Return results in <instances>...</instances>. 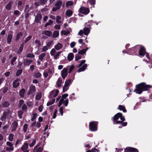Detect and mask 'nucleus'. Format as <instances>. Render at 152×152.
<instances>
[{"mask_svg": "<svg viewBox=\"0 0 152 152\" xmlns=\"http://www.w3.org/2000/svg\"><path fill=\"white\" fill-rule=\"evenodd\" d=\"M125 121L124 116H123L122 114L121 113H117L114 117L113 121L116 124H120L123 126H125L127 125V123L124 122L123 121Z\"/></svg>", "mask_w": 152, "mask_h": 152, "instance_id": "f257e3e1", "label": "nucleus"}, {"mask_svg": "<svg viewBox=\"0 0 152 152\" xmlns=\"http://www.w3.org/2000/svg\"><path fill=\"white\" fill-rule=\"evenodd\" d=\"M151 86L150 85H146L144 83L140 84L136 86V89L134 91L136 93L140 94L143 91L148 90L149 88H150Z\"/></svg>", "mask_w": 152, "mask_h": 152, "instance_id": "f03ea898", "label": "nucleus"}, {"mask_svg": "<svg viewBox=\"0 0 152 152\" xmlns=\"http://www.w3.org/2000/svg\"><path fill=\"white\" fill-rule=\"evenodd\" d=\"M68 95L67 94H64L61 97V98L60 100L63 102V104H64L65 107H66L69 103V100L68 99L66 98L68 96Z\"/></svg>", "mask_w": 152, "mask_h": 152, "instance_id": "7ed1b4c3", "label": "nucleus"}, {"mask_svg": "<svg viewBox=\"0 0 152 152\" xmlns=\"http://www.w3.org/2000/svg\"><path fill=\"white\" fill-rule=\"evenodd\" d=\"M90 31V29L87 27H85L83 29V30H80L78 33V35L80 36L84 34L86 35H88Z\"/></svg>", "mask_w": 152, "mask_h": 152, "instance_id": "20e7f679", "label": "nucleus"}, {"mask_svg": "<svg viewBox=\"0 0 152 152\" xmlns=\"http://www.w3.org/2000/svg\"><path fill=\"white\" fill-rule=\"evenodd\" d=\"M6 144L7 147H6V150L7 151L11 152L13 151V145L12 142L9 141H7L6 143Z\"/></svg>", "mask_w": 152, "mask_h": 152, "instance_id": "39448f33", "label": "nucleus"}, {"mask_svg": "<svg viewBox=\"0 0 152 152\" xmlns=\"http://www.w3.org/2000/svg\"><path fill=\"white\" fill-rule=\"evenodd\" d=\"M59 93V91L57 89H54L51 91L49 96L50 99H52L56 96Z\"/></svg>", "mask_w": 152, "mask_h": 152, "instance_id": "423d86ee", "label": "nucleus"}, {"mask_svg": "<svg viewBox=\"0 0 152 152\" xmlns=\"http://www.w3.org/2000/svg\"><path fill=\"white\" fill-rule=\"evenodd\" d=\"M90 10L88 8L84 7H82L80 9L79 12L80 13L87 15L89 12Z\"/></svg>", "mask_w": 152, "mask_h": 152, "instance_id": "0eeeda50", "label": "nucleus"}, {"mask_svg": "<svg viewBox=\"0 0 152 152\" xmlns=\"http://www.w3.org/2000/svg\"><path fill=\"white\" fill-rule=\"evenodd\" d=\"M97 124L95 122H91L89 123V129L91 131H96L97 130Z\"/></svg>", "mask_w": 152, "mask_h": 152, "instance_id": "6e6552de", "label": "nucleus"}, {"mask_svg": "<svg viewBox=\"0 0 152 152\" xmlns=\"http://www.w3.org/2000/svg\"><path fill=\"white\" fill-rule=\"evenodd\" d=\"M62 4V1H58L55 4V7H53L52 10L53 11H55L60 9Z\"/></svg>", "mask_w": 152, "mask_h": 152, "instance_id": "1a4fd4ad", "label": "nucleus"}, {"mask_svg": "<svg viewBox=\"0 0 152 152\" xmlns=\"http://www.w3.org/2000/svg\"><path fill=\"white\" fill-rule=\"evenodd\" d=\"M10 110H7L4 111L3 113V115L1 117V119L2 121L5 120L6 118L9 116L10 114Z\"/></svg>", "mask_w": 152, "mask_h": 152, "instance_id": "9d476101", "label": "nucleus"}, {"mask_svg": "<svg viewBox=\"0 0 152 152\" xmlns=\"http://www.w3.org/2000/svg\"><path fill=\"white\" fill-rule=\"evenodd\" d=\"M48 0H38V1L34 3V5L36 6H39L40 5H44L47 2Z\"/></svg>", "mask_w": 152, "mask_h": 152, "instance_id": "9b49d317", "label": "nucleus"}, {"mask_svg": "<svg viewBox=\"0 0 152 152\" xmlns=\"http://www.w3.org/2000/svg\"><path fill=\"white\" fill-rule=\"evenodd\" d=\"M68 69L66 68H64L62 70L61 75L63 79H65L67 75Z\"/></svg>", "mask_w": 152, "mask_h": 152, "instance_id": "f8f14e48", "label": "nucleus"}, {"mask_svg": "<svg viewBox=\"0 0 152 152\" xmlns=\"http://www.w3.org/2000/svg\"><path fill=\"white\" fill-rule=\"evenodd\" d=\"M35 87L34 86L31 85V86L29 88V90L27 93L28 95L34 93L36 92Z\"/></svg>", "mask_w": 152, "mask_h": 152, "instance_id": "ddd939ff", "label": "nucleus"}, {"mask_svg": "<svg viewBox=\"0 0 152 152\" xmlns=\"http://www.w3.org/2000/svg\"><path fill=\"white\" fill-rule=\"evenodd\" d=\"M18 126V123L16 121H14L12 123L11 125V130L12 132L15 131L17 129Z\"/></svg>", "mask_w": 152, "mask_h": 152, "instance_id": "4468645a", "label": "nucleus"}, {"mask_svg": "<svg viewBox=\"0 0 152 152\" xmlns=\"http://www.w3.org/2000/svg\"><path fill=\"white\" fill-rule=\"evenodd\" d=\"M145 49L143 47H140L139 51V55L143 56L145 55Z\"/></svg>", "mask_w": 152, "mask_h": 152, "instance_id": "2eb2a0df", "label": "nucleus"}, {"mask_svg": "<svg viewBox=\"0 0 152 152\" xmlns=\"http://www.w3.org/2000/svg\"><path fill=\"white\" fill-rule=\"evenodd\" d=\"M28 144L27 142H25L20 148L22 151H29L28 149Z\"/></svg>", "mask_w": 152, "mask_h": 152, "instance_id": "dca6fc26", "label": "nucleus"}, {"mask_svg": "<svg viewBox=\"0 0 152 152\" xmlns=\"http://www.w3.org/2000/svg\"><path fill=\"white\" fill-rule=\"evenodd\" d=\"M43 150L42 147H39V145H36L34 148V152H41Z\"/></svg>", "mask_w": 152, "mask_h": 152, "instance_id": "f3484780", "label": "nucleus"}, {"mask_svg": "<svg viewBox=\"0 0 152 152\" xmlns=\"http://www.w3.org/2000/svg\"><path fill=\"white\" fill-rule=\"evenodd\" d=\"M20 79H18L15 80L13 83V86L14 88L18 87L20 85Z\"/></svg>", "mask_w": 152, "mask_h": 152, "instance_id": "a211bd4d", "label": "nucleus"}, {"mask_svg": "<svg viewBox=\"0 0 152 152\" xmlns=\"http://www.w3.org/2000/svg\"><path fill=\"white\" fill-rule=\"evenodd\" d=\"M33 62L32 60L29 59H26L24 60L23 64L24 66H29L30 63Z\"/></svg>", "mask_w": 152, "mask_h": 152, "instance_id": "6ab92c4d", "label": "nucleus"}, {"mask_svg": "<svg viewBox=\"0 0 152 152\" xmlns=\"http://www.w3.org/2000/svg\"><path fill=\"white\" fill-rule=\"evenodd\" d=\"M42 18V16L40 13L37 14L35 18V21L37 23H39Z\"/></svg>", "mask_w": 152, "mask_h": 152, "instance_id": "aec40b11", "label": "nucleus"}, {"mask_svg": "<svg viewBox=\"0 0 152 152\" xmlns=\"http://www.w3.org/2000/svg\"><path fill=\"white\" fill-rule=\"evenodd\" d=\"M42 34L48 37H50L52 34V32L51 31H50L45 30L43 31Z\"/></svg>", "mask_w": 152, "mask_h": 152, "instance_id": "412c9836", "label": "nucleus"}, {"mask_svg": "<svg viewBox=\"0 0 152 152\" xmlns=\"http://www.w3.org/2000/svg\"><path fill=\"white\" fill-rule=\"evenodd\" d=\"M87 65L86 64H84L77 71L79 72H81L85 70L87 67Z\"/></svg>", "mask_w": 152, "mask_h": 152, "instance_id": "4be33fe9", "label": "nucleus"}, {"mask_svg": "<svg viewBox=\"0 0 152 152\" xmlns=\"http://www.w3.org/2000/svg\"><path fill=\"white\" fill-rule=\"evenodd\" d=\"M88 49V48L87 47L85 49H83L80 50H79L78 51V53L79 54L83 55L86 53Z\"/></svg>", "mask_w": 152, "mask_h": 152, "instance_id": "5701e85b", "label": "nucleus"}, {"mask_svg": "<svg viewBox=\"0 0 152 152\" xmlns=\"http://www.w3.org/2000/svg\"><path fill=\"white\" fill-rule=\"evenodd\" d=\"M126 149L129 152H138L137 149L131 147L127 148Z\"/></svg>", "mask_w": 152, "mask_h": 152, "instance_id": "b1692460", "label": "nucleus"}, {"mask_svg": "<svg viewBox=\"0 0 152 152\" xmlns=\"http://www.w3.org/2000/svg\"><path fill=\"white\" fill-rule=\"evenodd\" d=\"M63 47V45L60 43H58L55 46V48L57 50H59L61 49Z\"/></svg>", "mask_w": 152, "mask_h": 152, "instance_id": "393cba45", "label": "nucleus"}, {"mask_svg": "<svg viewBox=\"0 0 152 152\" xmlns=\"http://www.w3.org/2000/svg\"><path fill=\"white\" fill-rule=\"evenodd\" d=\"M74 57V54L72 53H69L67 56V59L69 61H71L73 58Z\"/></svg>", "mask_w": 152, "mask_h": 152, "instance_id": "a878e982", "label": "nucleus"}, {"mask_svg": "<svg viewBox=\"0 0 152 152\" xmlns=\"http://www.w3.org/2000/svg\"><path fill=\"white\" fill-rule=\"evenodd\" d=\"M118 109L121 110L123 111L124 113H126V110L125 109V107L124 106L119 105L118 106Z\"/></svg>", "mask_w": 152, "mask_h": 152, "instance_id": "bb28decb", "label": "nucleus"}, {"mask_svg": "<svg viewBox=\"0 0 152 152\" xmlns=\"http://www.w3.org/2000/svg\"><path fill=\"white\" fill-rule=\"evenodd\" d=\"M61 53V52L60 51H59L56 53L53 56L54 58L55 59H57L59 58V56Z\"/></svg>", "mask_w": 152, "mask_h": 152, "instance_id": "cd10ccee", "label": "nucleus"}, {"mask_svg": "<svg viewBox=\"0 0 152 152\" xmlns=\"http://www.w3.org/2000/svg\"><path fill=\"white\" fill-rule=\"evenodd\" d=\"M12 37V35L9 34L8 35L7 37V42L8 44H10V43L11 42V39Z\"/></svg>", "mask_w": 152, "mask_h": 152, "instance_id": "c85d7f7f", "label": "nucleus"}, {"mask_svg": "<svg viewBox=\"0 0 152 152\" xmlns=\"http://www.w3.org/2000/svg\"><path fill=\"white\" fill-rule=\"evenodd\" d=\"M59 35V31H54L53 34V37L56 38Z\"/></svg>", "mask_w": 152, "mask_h": 152, "instance_id": "c756f323", "label": "nucleus"}, {"mask_svg": "<svg viewBox=\"0 0 152 152\" xmlns=\"http://www.w3.org/2000/svg\"><path fill=\"white\" fill-rule=\"evenodd\" d=\"M62 83V79L61 77H59L58 79L56 82V84L57 86L58 87H60L61 86V84Z\"/></svg>", "mask_w": 152, "mask_h": 152, "instance_id": "7c9ffc66", "label": "nucleus"}, {"mask_svg": "<svg viewBox=\"0 0 152 152\" xmlns=\"http://www.w3.org/2000/svg\"><path fill=\"white\" fill-rule=\"evenodd\" d=\"M25 92V90L23 88L21 89L19 92V95L22 98L24 96V94Z\"/></svg>", "mask_w": 152, "mask_h": 152, "instance_id": "2f4dec72", "label": "nucleus"}, {"mask_svg": "<svg viewBox=\"0 0 152 152\" xmlns=\"http://www.w3.org/2000/svg\"><path fill=\"white\" fill-rule=\"evenodd\" d=\"M12 2H10L7 5L6 8L8 10H10L11 8L12 5Z\"/></svg>", "mask_w": 152, "mask_h": 152, "instance_id": "473e14b6", "label": "nucleus"}, {"mask_svg": "<svg viewBox=\"0 0 152 152\" xmlns=\"http://www.w3.org/2000/svg\"><path fill=\"white\" fill-rule=\"evenodd\" d=\"M23 34L21 32H20L18 33L16 37V39L17 40H19L20 38L23 36Z\"/></svg>", "mask_w": 152, "mask_h": 152, "instance_id": "72a5a7b5", "label": "nucleus"}, {"mask_svg": "<svg viewBox=\"0 0 152 152\" xmlns=\"http://www.w3.org/2000/svg\"><path fill=\"white\" fill-rule=\"evenodd\" d=\"M46 56L45 53H41L39 56V59L40 61H42L43 58Z\"/></svg>", "mask_w": 152, "mask_h": 152, "instance_id": "f704fd0d", "label": "nucleus"}, {"mask_svg": "<svg viewBox=\"0 0 152 152\" xmlns=\"http://www.w3.org/2000/svg\"><path fill=\"white\" fill-rule=\"evenodd\" d=\"M72 14V12L70 10H67L66 12V15L70 17Z\"/></svg>", "mask_w": 152, "mask_h": 152, "instance_id": "c9c22d12", "label": "nucleus"}, {"mask_svg": "<svg viewBox=\"0 0 152 152\" xmlns=\"http://www.w3.org/2000/svg\"><path fill=\"white\" fill-rule=\"evenodd\" d=\"M55 101V99H53L52 100L48 101L47 104V106H49L52 105L54 103Z\"/></svg>", "mask_w": 152, "mask_h": 152, "instance_id": "e433bc0d", "label": "nucleus"}, {"mask_svg": "<svg viewBox=\"0 0 152 152\" xmlns=\"http://www.w3.org/2000/svg\"><path fill=\"white\" fill-rule=\"evenodd\" d=\"M73 4V2L71 1H68L66 3V7H68L69 6L72 5Z\"/></svg>", "mask_w": 152, "mask_h": 152, "instance_id": "4c0bfd02", "label": "nucleus"}, {"mask_svg": "<svg viewBox=\"0 0 152 152\" xmlns=\"http://www.w3.org/2000/svg\"><path fill=\"white\" fill-rule=\"evenodd\" d=\"M61 18L59 16H57L56 18V22L58 24H60L61 23Z\"/></svg>", "mask_w": 152, "mask_h": 152, "instance_id": "58836bf2", "label": "nucleus"}, {"mask_svg": "<svg viewBox=\"0 0 152 152\" xmlns=\"http://www.w3.org/2000/svg\"><path fill=\"white\" fill-rule=\"evenodd\" d=\"M88 2H89L91 5H93V7H94V5L95 4V0H88Z\"/></svg>", "mask_w": 152, "mask_h": 152, "instance_id": "ea45409f", "label": "nucleus"}, {"mask_svg": "<svg viewBox=\"0 0 152 152\" xmlns=\"http://www.w3.org/2000/svg\"><path fill=\"white\" fill-rule=\"evenodd\" d=\"M14 136V134H10L8 137L9 140L10 141H12L13 140Z\"/></svg>", "mask_w": 152, "mask_h": 152, "instance_id": "a19ab883", "label": "nucleus"}, {"mask_svg": "<svg viewBox=\"0 0 152 152\" xmlns=\"http://www.w3.org/2000/svg\"><path fill=\"white\" fill-rule=\"evenodd\" d=\"M9 105V103L7 102H5L2 104V106L3 107H7Z\"/></svg>", "mask_w": 152, "mask_h": 152, "instance_id": "79ce46f5", "label": "nucleus"}, {"mask_svg": "<svg viewBox=\"0 0 152 152\" xmlns=\"http://www.w3.org/2000/svg\"><path fill=\"white\" fill-rule=\"evenodd\" d=\"M41 76V74L39 72L35 73L34 76L36 78L40 77Z\"/></svg>", "mask_w": 152, "mask_h": 152, "instance_id": "37998d69", "label": "nucleus"}, {"mask_svg": "<svg viewBox=\"0 0 152 152\" xmlns=\"http://www.w3.org/2000/svg\"><path fill=\"white\" fill-rule=\"evenodd\" d=\"M23 113V111L22 110H20L18 112V115L20 118H22V115Z\"/></svg>", "mask_w": 152, "mask_h": 152, "instance_id": "c03bdc74", "label": "nucleus"}, {"mask_svg": "<svg viewBox=\"0 0 152 152\" xmlns=\"http://www.w3.org/2000/svg\"><path fill=\"white\" fill-rule=\"evenodd\" d=\"M35 42L37 44V46L38 47H39L41 45L40 40L37 39H36L35 40Z\"/></svg>", "mask_w": 152, "mask_h": 152, "instance_id": "a18cd8bd", "label": "nucleus"}, {"mask_svg": "<svg viewBox=\"0 0 152 152\" xmlns=\"http://www.w3.org/2000/svg\"><path fill=\"white\" fill-rule=\"evenodd\" d=\"M56 50L54 48L52 49L50 52V54L52 56H53L56 53Z\"/></svg>", "mask_w": 152, "mask_h": 152, "instance_id": "49530a36", "label": "nucleus"}, {"mask_svg": "<svg viewBox=\"0 0 152 152\" xmlns=\"http://www.w3.org/2000/svg\"><path fill=\"white\" fill-rule=\"evenodd\" d=\"M23 45H24L23 43H22L20 44V47L19 48V50L18 51L19 53H21L23 49Z\"/></svg>", "mask_w": 152, "mask_h": 152, "instance_id": "de8ad7c7", "label": "nucleus"}, {"mask_svg": "<svg viewBox=\"0 0 152 152\" xmlns=\"http://www.w3.org/2000/svg\"><path fill=\"white\" fill-rule=\"evenodd\" d=\"M53 23V21L51 20H49L48 22L45 25V27H46L48 26L51 25Z\"/></svg>", "mask_w": 152, "mask_h": 152, "instance_id": "09e8293b", "label": "nucleus"}, {"mask_svg": "<svg viewBox=\"0 0 152 152\" xmlns=\"http://www.w3.org/2000/svg\"><path fill=\"white\" fill-rule=\"evenodd\" d=\"M42 97V95L41 93H39L36 96L35 98L37 100H39Z\"/></svg>", "mask_w": 152, "mask_h": 152, "instance_id": "8fccbe9b", "label": "nucleus"}, {"mask_svg": "<svg viewBox=\"0 0 152 152\" xmlns=\"http://www.w3.org/2000/svg\"><path fill=\"white\" fill-rule=\"evenodd\" d=\"M64 108H65V107H61L60 108L59 111L60 113L61 114V116H62L63 115V111L64 109Z\"/></svg>", "mask_w": 152, "mask_h": 152, "instance_id": "3c124183", "label": "nucleus"}, {"mask_svg": "<svg viewBox=\"0 0 152 152\" xmlns=\"http://www.w3.org/2000/svg\"><path fill=\"white\" fill-rule=\"evenodd\" d=\"M80 54H76L75 56V60L76 61H78L81 58V56L79 55Z\"/></svg>", "mask_w": 152, "mask_h": 152, "instance_id": "603ef678", "label": "nucleus"}, {"mask_svg": "<svg viewBox=\"0 0 152 152\" xmlns=\"http://www.w3.org/2000/svg\"><path fill=\"white\" fill-rule=\"evenodd\" d=\"M49 48L47 46H43L42 49V52H46L47 50Z\"/></svg>", "mask_w": 152, "mask_h": 152, "instance_id": "864d4df0", "label": "nucleus"}, {"mask_svg": "<svg viewBox=\"0 0 152 152\" xmlns=\"http://www.w3.org/2000/svg\"><path fill=\"white\" fill-rule=\"evenodd\" d=\"M61 33L62 34H63L65 35H66L69 34L70 32L69 31H62Z\"/></svg>", "mask_w": 152, "mask_h": 152, "instance_id": "5fc2aeb1", "label": "nucleus"}, {"mask_svg": "<svg viewBox=\"0 0 152 152\" xmlns=\"http://www.w3.org/2000/svg\"><path fill=\"white\" fill-rule=\"evenodd\" d=\"M28 128V125L27 124H25L23 125V131L24 132H26V131Z\"/></svg>", "mask_w": 152, "mask_h": 152, "instance_id": "6e6d98bb", "label": "nucleus"}, {"mask_svg": "<svg viewBox=\"0 0 152 152\" xmlns=\"http://www.w3.org/2000/svg\"><path fill=\"white\" fill-rule=\"evenodd\" d=\"M22 70H19L17 71L16 72V75L17 76H19L22 73Z\"/></svg>", "mask_w": 152, "mask_h": 152, "instance_id": "4d7b16f0", "label": "nucleus"}, {"mask_svg": "<svg viewBox=\"0 0 152 152\" xmlns=\"http://www.w3.org/2000/svg\"><path fill=\"white\" fill-rule=\"evenodd\" d=\"M32 38V36L31 35L29 36L25 40V43H26L30 40Z\"/></svg>", "mask_w": 152, "mask_h": 152, "instance_id": "13d9d810", "label": "nucleus"}, {"mask_svg": "<svg viewBox=\"0 0 152 152\" xmlns=\"http://www.w3.org/2000/svg\"><path fill=\"white\" fill-rule=\"evenodd\" d=\"M36 140L35 139H34L33 140L32 143H30L29 145V147H33L35 143H36Z\"/></svg>", "mask_w": 152, "mask_h": 152, "instance_id": "bf43d9fd", "label": "nucleus"}, {"mask_svg": "<svg viewBox=\"0 0 152 152\" xmlns=\"http://www.w3.org/2000/svg\"><path fill=\"white\" fill-rule=\"evenodd\" d=\"M37 115V114L36 113H33L32 115V117L31 119L32 121H33L34 119H35Z\"/></svg>", "mask_w": 152, "mask_h": 152, "instance_id": "052dcab7", "label": "nucleus"}, {"mask_svg": "<svg viewBox=\"0 0 152 152\" xmlns=\"http://www.w3.org/2000/svg\"><path fill=\"white\" fill-rule=\"evenodd\" d=\"M17 59V57H14L12 59V60L11 62V64L12 65H14V62L15 61V60Z\"/></svg>", "mask_w": 152, "mask_h": 152, "instance_id": "680f3d73", "label": "nucleus"}, {"mask_svg": "<svg viewBox=\"0 0 152 152\" xmlns=\"http://www.w3.org/2000/svg\"><path fill=\"white\" fill-rule=\"evenodd\" d=\"M74 67L73 65H72L71 66L69 67V73H70L74 69Z\"/></svg>", "mask_w": 152, "mask_h": 152, "instance_id": "e2e57ef3", "label": "nucleus"}, {"mask_svg": "<svg viewBox=\"0 0 152 152\" xmlns=\"http://www.w3.org/2000/svg\"><path fill=\"white\" fill-rule=\"evenodd\" d=\"M34 55L33 54L31 53H28L27 56V57L30 58H33L34 57Z\"/></svg>", "mask_w": 152, "mask_h": 152, "instance_id": "0e129e2a", "label": "nucleus"}, {"mask_svg": "<svg viewBox=\"0 0 152 152\" xmlns=\"http://www.w3.org/2000/svg\"><path fill=\"white\" fill-rule=\"evenodd\" d=\"M57 110L56 109H55V111L53 114V118H55L56 116V114L57 113Z\"/></svg>", "mask_w": 152, "mask_h": 152, "instance_id": "69168bd1", "label": "nucleus"}, {"mask_svg": "<svg viewBox=\"0 0 152 152\" xmlns=\"http://www.w3.org/2000/svg\"><path fill=\"white\" fill-rule=\"evenodd\" d=\"M71 80H68L65 82V84L64 85L68 86L69 85V84L71 83Z\"/></svg>", "mask_w": 152, "mask_h": 152, "instance_id": "338daca9", "label": "nucleus"}, {"mask_svg": "<svg viewBox=\"0 0 152 152\" xmlns=\"http://www.w3.org/2000/svg\"><path fill=\"white\" fill-rule=\"evenodd\" d=\"M68 86L64 85L63 87V92H64L65 91H66L68 89Z\"/></svg>", "mask_w": 152, "mask_h": 152, "instance_id": "774afa93", "label": "nucleus"}]
</instances>
